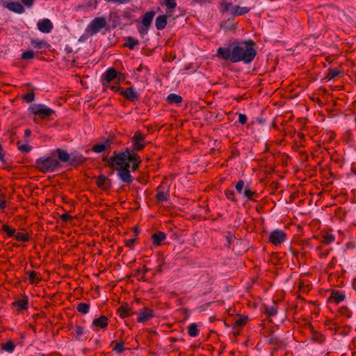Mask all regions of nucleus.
I'll use <instances>...</instances> for the list:
<instances>
[{
    "label": "nucleus",
    "instance_id": "36",
    "mask_svg": "<svg viewBox=\"0 0 356 356\" xmlns=\"http://www.w3.org/2000/svg\"><path fill=\"white\" fill-rule=\"evenodd\" d=\"M15 238L19 242H27L29 241V236L27 234L23 232H17L15 234Z\"/></svg>",
    "mask_w": 356,
    "mask_h": 356
},
{
    "label": "nucleus",
    "instance_id": "13",
    "mask_svg": "<svg viewBox=\"0 0 356 356\" xmlns=\"http://www.w3.org/2000/svg\"><path fill=\"white\" fill-rule=\"evenodd\" d=\"M37 26L40 31L44 33H50L53 29L51 22L47 18L40 20L37 24Z\"/></svg>",
    "mask_w": 356,
    "mask_h": 356
},
{
    "label": "nucleus",
    "instance_id": "43",
    "mask_svg": "<svg viewBox=\"0 0 356 356\" xmlns=\"http://www.w3.org/2000/svg\"><path fill=\"white\" fill-rule=\"evenodd\" d=\"M34 56H35V54H34L33 51L29 50V51H24L22 54V58L24 60L32 59L34 58Z\"/></svg>",
    "mask_w": 356,
    "mask_h": 356
},
{
    "label": "nucleus",
    "instance_id": "11",
    "mask_svg": "<svg viewBox=\"0 0 356 356\" xmlns=\"http://www.w3.org/2000/svg\"><path fill=\"white\" fill-rule=\"evenodd\" d=\"M156 200L159 202H167L170 199V194L168 189H166L163 183H161L156 188V194L155 197Z\"/></svg>",
    "mask_w": 356,
    "mask_h": 356
},
{
    "label": "nucleus",
    "instance_id": "47",
    "mask_svg": "<svg viewBox=\"0 0 356 356\" xmlns=\"http://www.w3.org/2000/svg\"><path fill=\"white\" fill-rule=\"evenodd\" d=\"M18 149L22 152L28 153L31 150V147L28 145H19L18 143Z\"/></svg>",
    "mask_w": 356,
    "mask_h": 356
},
{
    "label": "nucleus",
    "instance_id": "61",
    "mask_svg": "<svg viewBox=\"0 0 356 356\" xmlns=\"http://www.w3.org/2000/svg\"><path fill=\"white\" fill-rule=\"evenodd\" d=\"M352 285H353V289L356 291V278H355L353 280Z\"/></svg>",
    "mask_w": 356,
    "mask_h": 356
},
{
    "label": "nucleus",
    "instance_id": "16",
    "mask_svg": "<svg viewBox=\"0 0 356 356\" xmlns=\"http://www.w3.org/2000/svg\"><path fill=\"white\" fill-rule=\"evenodd\" d=\"M168 16H170V14L159 15L156 18L155 26L158 30H163L165 28Z\"/></svg>",
    "mask_w": 356,
    "mask_h": 356
},
{
    "label": "nucleus",
    "instance_id": "62",
    "mask_svg": "<svg viewBox=\"0 0 356 356\" xmlns=\"http://www.w3.org/2000/svg\"><path fill=\"white\" fill-rule=\"evenodd\" d=\"M162 270H162V265L161 264V265L158 266L157 269H156V271H157L158 273H161V272H162Z\"/></svg>",
    "mask_w": 356,
    "mask_h": 356
},
{
    "label": "nucleus",
    "instance_id": "55",
    "mask_svg": "<svg viewBox=\"0 0 356 356\" xmlns=\"http://www.w3.org/2000/svg\"><path fill=\"white\" fill-rule=\"evenodd\" d=\"M299 288L302 291H307L309 289L307 284H305L304 282L300 281L299 284Z\"/></svg>",
    "mask_w": 356,
    "mask_h": 356
},
{
    "label": "nucleus",
    "instance_id": "41",
    "mask_svg": "<svg viewBox=\"0 0 356 356\" xmlns=\"http://www.w3.org/2000/svg\"><path fill=\"white\" fill-rule=\"evenodd\" d=\"M225 194L229 200L236 202V200L235 199V192L234 190L227 189Z\"/></svg>",
    "mask_w": 356,
    "mask_h": 356
},
{
    "label": "nucleus",
    "instance_id": "19",
    "mask_svg": "<svg viewBox=\"0 0 356 356\" xmlns=\"http://www.w3.org/2000/svg\"><path fill=\"white\" fill-rule=\"evenodd\" d=\"M165 238H166V234L162 232H158L154 233L152 235V242L156 246L161 245L162 241H163Z\"/></svg>",
    "mask_w": 356,
    "mask_h": 356
},
{
    "label": "nucleus",
    "instance_id": "56",
    "mask_svg": "<svg viewBox=\"0 0 356 356\" xmlns=\"http://www.w3.org/2000/svg\"><path fill=\"white\" fill-rule=\"evenodd\" d=\"M148 28L146 27H141L138 29V32L140 35L143 37L147 33Z\"/></svg>",
    "mask_w": 356,
    "mask_h": 356
},
{
    "label": "nucleus",
    "instance_id": "37",
    "mask_svg": "<svg viewBox=\"0 0 356 356\" xmlns=\"http://www.w3.org/2000/svg\"><path fill=\"white\" fill-rule=\"evenodd\" d=\"M15 345L12 341H8L5 343H3L1 348L3 350L12 353L15 349Z\"/></svg>",
    "mask_w": 356,
    "mask_h": 356
},
{
    "label": "nucleus",
    "instance_id": "51",
    "mask_svg": "<svg viewBox=\"0 0 356 356\" xmlns=\"http://www.w3.org/2000/svg\"><path fill=\"white\" fill-rule=\"evenodd\" d=\"M60 219L64 222H67L72 219V216L67 213H65L60 216Z\"/></svg>",
    "mask_w": 356,
    "mask_h": 356
},
{
    "label": "nucleus",
    "instance_id": "34",
    "mask_svg": "<svg viewBox=\"0 0 356 356\" xmlns=\"http://www.w3.org/2000/svg\"><path fill=\"white\" fill-rule=\"evenodd\" d=\"M221 7L222 8V12H229L233 15V11L234 10V7L232 3L223 2L221 3Z\"/></svg>",
    "mask_w": 356,
    "mask_h": 356
},
{
    "label": "nucleus",
    "instance_id": "32",
    "mask_svg": "<svg viewBox=\"0 0 356 356\" xmlns=\"http://www.w3.org/2000/svg\"><path fill=\"white\" fill-rule=\"evenodd\" d=\"M335 240V236L330 232H325L323 236L321 242L323 244L328 245L333 243Z\"/></svg>",
    "mask_w": 356,
    "mask_h": 356
},
{
    "label": "nucleus",
    "instance_id": "5",
    "mask_svg": "<svg viewBox=\"0 0 356 356\" xmlns=\"http://www.w3.org/2000/svg\"><path fill=\"white\" fill-rule=\"evenodd\" d=\"M29 110L31 113L38 115L41 118H47L54 113V111L44 104H33L30 106Z\"/></svg>",
    "mask_w": 356,
    "mask_h": 356
},
{
    "label": "nucleus",
    "instance_id": "35",
    "mask_svg": "<svg viewBox=\"0 0 356 356\" xmlns=\"http://www.w3.org/2000/svg\"><path fill=\"white\" fill-rule=\"evenodd\" d=\"M86 159L83 155H75L71 157V162L72 164H83Z\"/></svg>",
    "mask_w": 356,
    "mask_h": 356
},
{
    "label": "nucleus",
    "instance_id": "48",
    "mask_svg": "<svg viewBox=\"0 0 356 356\" xmlns=\"http://www.w3.org/2000/svg\"><path fill=\"white\" fill-rule=\"evenodd\" d=\"M136 238H131L128 239L125 242V245L130 249H133L134 247V245L136 243Z\"/></svg>",
    "mask_w": 356,
    "mask_h": 356
},
{
    "label": "nucleus",
    "instance_id": "53",
    "mask_svg": "<svg viewBox=\"0 0 356 356\" xmlns=\"http://www.w3.org/2000/svg\"><path fill=\"white\" fill-rule=\"evenodd\" d=\"M106 2H115V3H117L118 4H124V3H127L129 2H130L131 0H104Z\"/></svg>",
    "mask_w": 356,
    "mask_h": 356
},
{
    "label": "nucleus",
    "instance_id": "64",
    "mask_svg": "<svg viewBox=\"0 0 356 356\" xmlns=\"http://www.w3.org/2000/svg\"><path fill=\"white\" fill-rule=\"evenodd\" d=\"M231 240H232V237L227 236V243L229 245L231 243Z\"/></svg>",
    "mask_w": 356,
    "mask_h": 356
},
{
    "label": "nucleus",
    "instance_id": "1",
    "mask_svg": "<svg viewBox=\"0 0 356 356\" xmlns=\"http://www.w3.org/2000/svg\"><path fill=\"white\" fill-rule=\"evenodd\" d=\"M106 160L108 166L115 169L119 179L126 184L133 181L131 172H136L141 163L140 156L127 148L124 152H114L111 158L104 159Z\"/></svg>",
    "mask_w": 356,
    "mask_h": 356
},
{
    "label": "nucleus",
    "instance_id": "6",
    "mask_svg": "<svg viewBox=\"0 0 356 356\" xmlns=\"http://www.w3.org/2000/svg\"><path fill=\"white\" fill-rule=\"evenodd\" d=\"M111 90L113 91H119L120 94L124 96L127 100L131 102H136L139 99V94L135 91L133 87L127 88L121 90L115 86H111Z\"/></svg>",
    "mask_w": 356,
    "mask_h": 356
},
{
    "label": "nucleus",
    "instance_id": "22",
    "mask_svg": "<svg viewBox=\"0 0 356 356\" xmlns=\"http://www.w3.org/2000/svg\"><path fill=\"white\" fill-rule=\"evenodd\" d=\"M243 197H245L248 200L256 202L257 197V193L255 191H251L248 186L245 187L243 191Z\"/></svg>",
    "mask_w": 356,
    "mask_h": 356
},
{
    "label": "nucleus",
    "instance_id": "28",
    "mask_svg": "<svg viewBox=\"0 0 356 356\" xmlns=\"http://www.w3.org/2000/svg\"><path fill=\"white\" fill-rule=\"evenodd\" d=\"M248 321V318L246 316H237L234 321V328L237 329L238 327L244 326Z\"/></svg>",
    "mask_w": 356,
    "mask_h": 356
},
{
    "label": "nucleus",
    "instance_id": "24",
    "mask_svg": "<svg viewBox=\"0 0 356 356\" xmlns=\"http://www.w3.org/2000/svg\"><path fill=\"white\" fill-rule=\"evenodd\" d=\"M118 313L121 318L128 317L133 314L128 305H121L118 309Z\"/></svg>",
    "mask_w": 356,
    "mask_h": 356
},
{
    "label": "nucleus",
    "instance_id": "44",
    "mask_svg": "<svg viewBox=\"0 0 356 356\" xmlns=\"http://www.w3.org/2000/svg\"><path fill=\"white\" fill-rule=\"evenodd\" d=\"M107 179H108L107 177H106L104 175L99 176L97 179V186L99 188L103 187Z\"/></svg>",
    "mask_w": 356,
    "mask_h": 356
},
{
    "label": "nucleus",
    "instance_id": "12",
    "mask_svg": "<svg viewBox=\"0 0 356 356\" xmlns=\"http://www.w3.org/2000/svg\"><path fill=\"white\" fill-rule=\"evenodd\" d=\"M29 298L26 296H23L22 298L17 299L12 303L13 308L16 309L18 313H23L28 309Z\"/></svg>",
    "mask_w": 356,
    "mask_h": 356
},
{
    "label": "nucleus",
    "instance_id": "8",
    "mask_svg": "<svg viewBox=\"0 0 356 356\" xmlns=\"http://www.w3.org/2000/svg\"><path fill=\"white\" fill-rule=\"evenodd\" d=\"M286 234L281 229H275L268 236V242L277 246L285 242Z\"/></svg>",
    "mask_w": 356,
    "mask_h": 356
},
{
    "label": "nucleus",
    "instance_id": "58",
    "mask_svg": "<svg viewBox=\"0 0 356 356\" xmlns=\"http://www.w3.org/2000/svg\"><path fill=\"white\" fill-rule=\"evenodd\" d=\"M31 131L30 129H27L24 131V138H28L31 136Z\"/></svg>",
    "mask_w": 356,
    "mask_h": 356
},
{
    "label": "nucleus",
    "instance_id": "2",
    "mask_svg": "<svg viewBox=\"0 0 356 356\" xmlns=\"http://www.w3.org/2000/svg\"><path fill=\"white\" fill-rule=\"evenodd\" d=\"M216 56L233 63L243 62L245 64H250L257 56L255 42L251 40L234 42L218 48Z\"/></svg>",
    "mask_w": 356,
    "mask_h": 356
},
{
    "label": "nucleus",
    "instance_id": "33",
    "mask_svg": "<svg viewBox=\"0 0 356 356\" xmlns=\"http://www.w3.org/2000/svg\"><path fill=\"white\" fill-rule=\"evenodd\" d=\"M341 74L342 72L337 69L330 68L328 70L326 78L328 79V80H333Z\"/></svg>",
    "mask_w": 356,
    "mask_h": 356
},
{
    "label": "nucleus",
    "instance_id": "50",
    "mask_svg": "<svg viewBox=\"0 0 356 356\" xmlns=\"http://www.w3.org/2000/svg\"><path fill=\"white\" fill-rule=\"evenodd\" d=\"M248 121V118L245 114L239 113L238 122L241 124H245Z\"/></svg>",
    "mask_w": 356,
    "mask_h": 356
},
{
    "label": "nucleus",
    "instance_id": "4",
    "mask_svg": "<svg viewBox=\"0 0 356 356\" xmlns=\"http://www.w3.org/2000/svg\"><path fill=\"white\" fill-rule=\"evenodd\" d=\"M106 26V20L104 17H96L88 24L86 32L90 35H96L100 30Z\"/></svg>",
    "mask_w": 356,
    "mask_h": 356
},
{
    "label": "nucleus",
    "instance_id": "9",
    "mask_svg": "<svg viewBox=\"0 0 356 356\" xmlns=\"http://www.w3.org/2000/svg\"><path fill=\"white\" fill-rule=\"evenodd\" d=\"M131 143L134 151H141L145 147V135L140 131H136L131 138Z\"/></svg>",
    "mask_w": 356,
    "mask_h": 356
},
{
    "label": "nucleus",
    "instance_id": "57",
    "mask_svg": "<svg viewBox=\"0 0 356 356\" xmlns=\"http://www.w3.org/2000/svg\"><path fill=\"white\" fill-rule=\"evenodd\" d=\"M335 136L332 133L327 134L325 136V139L327 142H331L332 140H334Z\"/></svg>",
    "mask_w": 356,
    "mask_h": 356
},
{
    "label": "nucleus",
    "instance_id": "3",
    "mask_svg": "<svg viewBox=\"0 0 356 356\" xmlns=\"http://www.w3.org/2000/svg\"><path fill=\"white\" fill-rule=\"evenodd\" d=\"M58 160L53 157H41L35 161V168L42 173L54 172L59 167Z\"/></svg>",
    "mask_w": 356,
    "mask_h": 356
},
{
    "label": "nucleus",
    "instance_id": "23",
    "mask_svg": "<svg viewBox=\"0 0 356 356\" xmlns=\"http://www.w3.org/2000/svg\"><path fill=\"white\" fill-rule=\"evenodd\" d=\"M111 145V141L107 139L103 143L96 144L95 145L92 150L96 153H102L103 152L107 147H109Z\"/></svg>",
    "mask_w": 356,
    "mask_h": 356
},
{
    "label": "nucleus",
    "instance_id": "27",
    "mask_svg": "<svg viewBox=\"0 0 356 356\" xmlns=\"http://www.w3.org/2000/svg\"><path fill=\"white\" fill-rule=\"evenodd\" d=\"M90 305L87 302H79L77 304L76 310L82 314H86L89 312Z\"/></svg>",
    "mask_w": 356,
    "mask_h": 356
},
{
    "label": "nucleus",
    "instance_id": "60",
    "mask_svg": "<svg viewBox=\"0 0 356 356\" xmlns=\"http://www.w3.org/2000/svg\"><path fill=\"white\" fill-rule=\"evenodd\" d=\"M194 2L202 4L203 3L207 2V0H193Z\"/></svg>",
    "mask_w": 356,
    "mask_h": 356
},
{
    "label": "nucleus",
    "instance_id": "54",
    "mask_svg": "<svg viewBox=\"0 0 356 356\" xmlns=\"http://www.w3.org/2000/svg\"><path fill=\"white\" fill-rule=\"evenodd\" d=\"M5 152H4V150L1 146V145L0 144V161L2 162V163H5L6 162V160H5Z\"/></svg>",
    "mask_w": 356,
    "mask_h": 356
},
{
    "label": "nucleus",
    "instance_id": "63",
    "mask_svg": "<svg viewBox=\"0 0 356 356\" xmlns=\"http://www.w3.org/2000/svg\"><path fill=\"white\" fill-rule=\"evenodd\" d=\"M149 269L146 267V266H143V272L144 274L147 273L148 272Z\"/></svg>",
    "mask_w": 356,
    "mask_h": 356
},
{
    "label": "nucleus",
    "instance_id": "10",
    "mask_svg": "<svg viewBox=\"0 0 356 356\" xmlns=\"http://www.w3.org/2000/svg\"><path fill=\"white\" fill-rule=\"evenodd\" d=\"M136 321L138 323H145L149 321L154 316V311L148 307H143L140 309L137 314Z\"/></svg>",
    "mask_w": 356,
    "mask_h": 356
},
{
    "label": "nucleus",
    "instance_id": "14",
    "mask_svg": "<svg viewBox=\"0 0 356 356\" xmlns=\"http://www.w3.org/2000/svg\"><path fill=\"white\" fill-rule=\"evenodd\" d=\"M6 7L10 11L18 14H22L24 13V6L17 1H12L7 3Z\"/></svg>",
    "mask_w": 356,
    "mask_h": 356
},
{
    "label": "nucleus",
    "instance_id": "17",
    "mask_svg": "<svg viewBox=\"0 0 356 356\" xmlns=\"http://www.w3.org/2000/svg\"><path fill=\"white\" fill-rule=\"evenodd\" d=\"M345 299V294L338 290H333L329 300L336 304L342 302Z\"/></svg>",
    "mask_w": 356,
    "mask_h": 356
},
{
    "label": "nucleus",
    "instance_id": "26",
    "mask_svg": "<svg viewBox=\"0 0 356 356\" xmlns=\"http://www.w3.org/2000/svg\"><path fill=\"white\" fill-rule=\"evenodd\" d=\"M56 152L58 154V159L62 162H67L70 159V156L69 154L63 149H57Z\"/></svg>",
    "mask_w": 356,
    "mask_h": 356
},
{
    "label": "nucleus",
    "instance_id": "52",
    "mask_svg": "<svg viewBox=\"0 0 356 356\" xmlns=\"http://www.w3.org/2000/svg\"><path fill=\"white\" fill-rule=\"evenodd\" d=\"M21 1H22V3L28 8L32 7L34 3V1H35V0H21Z\"/></svg>",
    "mask_w": 356,
    "mask_h": 356
},
{
    "label": "nucleus",
    "instance_id": "46",
    "mask_svg": "<svg viewBox=\"0 0 356 356\" xmlns=\"http://www.w3.org/2000/svg\"><path fill=\"white\" fill-rule=\"evenodd\" d=\"M316 250L318 252L321 258H326L330 252L329 250H323L321 246L317 247Z\"/></svg>",
    "mask_w": 356,
    "mask_h": 356
},
{
    "label": "nucleus",
    "instance_id": "59",
    "mask_svg": "<svg viewBox=\"0 0 356 356\" xmlns=\"http://www.w3.org/2000/svg\"><path fill=\"white\" fill-rule=\"evenodd\" d=\"M267 341L269 343L273 344V343H274L275 342V339L271 336L270 337H268L267 339Z\"/></svg>",
    "mask_w": 356,
    "mask_h": 356
},
{
    "label": "nucleus",
    "instance_id": "45",
    "mask_svg": "<svg viewBox=\"0 0 356 356\" xmlns=\"http://www.w3.org/2000/svg\"><path fill=\"white\" fill-rule=\"evenodd\" d=\"M22 98L26 102H32L34 100L35 95H34L33 92H30L25 94Z\"/></svg>",
    "mask_w": 356,
    "mask_h": 356
},
{
    "label": "nucleus",
    "instance_id": "15",
    "mask_svg": "<svg viewBox=\"0 0 356 356\" xmlns=\"http://www.w3.org/2000/svg\"><path fill=\"white\" fill-rule=\"evenodd\" d=\"M108 319L106 316L102 315L99 318L93 320L92 326L97 328V331L99 329L104 330L108 325Z\"/></svg>",
    "mask_w": 356,
    "mask_h": 356
},
{
    "label": "nucleus",
    "instance_id": "25",
    "mask_svg": "<svg viewBox=\"0 0 356 356\" xmlns=\"http://www.w3.org/2000/svg\"><path fill=\"white\" fill-rule=\"evenodd\" d=\"M182 97L177 94L171 93L167 97V101L170 104H180L182 102Z\"/></svg>",
    "mask_w": 356,
    "mask_h": 356
},
{
    "label": "nucleus",
    "instance_id": "18",
    "mask_svg": "<svg viewBox=\"0 0 356 356\" xmlns=\"http://www.w3.org/2000/svg\"><path fill=\"white\" fill-rule=\"evenodd\" d=\"M31 44L34 49L38 51L45 50L49 47L46 41L37 39H31Z\"/></svg>",
    "mask_w": 356,
    "mask_h": 356
},
{
    "label": "nucleus",
    "instance_id": "49",
    "mask_svg": "<svg viewBox=\"0 0 356 356\" xmlns=\"http://www.w3.org/2000/svg\"><path fill=\"white\" fill-rule=\"evenodd\" d=\"M197 327L195 323H192L188 326V334H197Z\"/></svg>",
    "mask_w": 356,
    "mask_h": 356
},
{
    "label": "nucleus",
    "instance_id": "31",
    "mask_svg": "<svg viewBox=\"0 0 356 356\" xmlns=\"http://www.w3.org/2000/svg\"><path fill=\"white\" fill-rule=\"evenodd\" d=\"M278 307L275 302H273V305L270 306L265 307V312L269 316H275L277 313Z\"/></svg>",
    "mask_w": 356,
    "mask_h": 356
},
{
    "label": "nucleus",
    "instance_id": "7",
    "mask_svg": "<svg viewBox=\"0 0 356 356\" xmlns=\"http://www.w3.org/2000/svg\"><path fill=\"white\" fill-rule=\"evenodd\" d=\"M103 76L107 83L112 81H115L116 83H120L124 79V74L121 72H118L113 67H109L103 74Z\"/></svg>",
    "mask_w": 356,
    "mask_h": 356
},
{
    "label": "nucleus",
    "instance_id": "40",
    "mask_svg": "<svg viewBox=\"0 0 356 356\" xmlns=\"http://www.w3.org/2000/svg\"><path fill=\"white\" fill-rule=\"evenodd\" d=\"M113 350H114L115 352L118 353H121L124 351V343L122 342H120V343H115L114 344V342H113Z\"/></svg>",
    "mask_w": 356,
    "mask_h": 356
},
{
    "label": "nucleus",
    "instance_id": "21",
    "mask_svg": "<svg viewBox=\"0 0 356 356\" xmlns=\"http://www.w3.org/2000/svg\"><path fill=\"white\" fill-rule=\"evenodd\" d=\"M154 15L155 13L154 11H149L145 13L142 19L143 25L146 28H149L152 24Z\"/></svg>",
    "mask_w": 356,
    "mask_h": 356
},
{
    "label": "nucleus",
    "instance_id": "39",
    "mask_svg": "<svg viewBox=\"0 0 356 356\" xmlns=\"http://www.w3.org/2000/svg\"><path fill=\"white\" fill-rule=\"evenodd\" d=\"M2 230L5 232H6L7 234V236L8 237H12V236H15V229L14 228H12L10 227H9L8 225H3L2 226Z\"/></svg>",
    "mask_w": 356,
    "mask_h": 356
},
{
    "label": "nucleus",
    "instance_id": "29",
    "mask_svg": "<svg viewBox=\"0 0 356 356\" xmlns=\"http://www.w3.org/2000/svg\"><path fill=\"white\" fill-rule=\"evenodd\" d=\"M250 9L248 7H241L239 6H235L234 10L233 11V16H239L248 13Z\"/></svg>",
    "mask_w": 356,
    "mask_h": 356
},
{
    "label": "nucleus",
    "instance_id": "38",
    "mask_svg": "<svg viewBox=\"0 0 356 356\" xmlns=\"http://www.w3.org/2000/svg\"><path fill=\"white\" fill-rule=\"evenodd\" d=\"M164 4L170 13H172L177 6L176 0H164Z\"/></svg>",
    "mask_w": 356,
    "mask_h": 356
},
{
    "label": "nucleus",
    "instance_id": "20",
    "mask_svg": "<svg viewBox=\"0 0 356 356\" xmlns=\"http://www.w3.org/2000/svg\"><path fill=\"white\" fill-rule=\"evenodd\" d=\"M26 274L29 275V281L31 284H38L42 280L40 274L36 271L29 270Z\"/></svg>",
    "mask_w": 356,
    "mask_h": 356
},
{
    "label": "nucleus",
    "instance_id": "30",
    "mask_svg": "<svg viewBox=\"0 0 356 356\" xmlns=\"http://www.w3.org/2000/svg\"><path fill=\"white\" fill-rule=\"evenodd\" d=\"M139 44V41L133 37L129 36L126 38L125 47H129L130 49H134L137 45Z\"/></svg>",
    "mask_w": 356,
    "mask_h": 356
},
{
    "label": "nucleus",
    "instance_id": "42",
    "mask_svg": "<svg viewBox=\"0 0 356 356\" xmlns=\"http://www.w3.org/2000/svg\"><path fill=\"white\" fill-rule=\"evenodd\" d=\"M245 182L243 180L240 179L236 183L235 188L238 193L243 195Z\"/></svg>",
    "mask_w": 356,
    "mask_h": 356
}]
</instances>
